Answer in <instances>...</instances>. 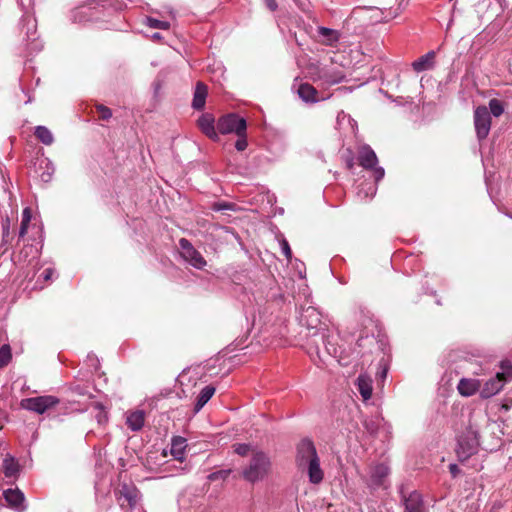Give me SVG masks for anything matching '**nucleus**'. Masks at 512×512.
Wrapping results in <instances>:
<instances>
[{"label":"nucleus","mask_w":512,"mask_h":512,"mask_svg":"<svg viewBox=\"0 0 512 512\" xmlns=\"http://www.w3.org/2000/svg\"><path fill=\"white\" fill-rule=\"evenodd\" d=\"M295 461L298 470L307 474L311 484L318 485L323 481L324 471L321 468L315 445L311 440L303 439L299 442Z\"/></svg>","instance_id":"f257e3e1"},{"label":"nucleus","mask_w":512,"mask_h":512,"mask_svg":"<svg viewBox=\"0 0 512 512\" xmlns=\"http://www.w3.org/2000/svg\"><path fill=\"white\" fill-rule=\"evenodd\" d=\"M270 470L271 461L268 455L262 451H256L252 454L249 465L243 469L242 477L250 483H256L264 480Z\"/></svg>","instance_id":"f03ea898"},{"label":"nucleus","mask_w":512,"mask_h":512,"mask_svg":"<svg viewBox=\"0 0 512 512\" xmlns=\"http://www.w3.org/2000/svg\"><path fill=\"white\" fill-rule=\"evenodd\" d=\"M309 75L314 82H320L323 86L338 84L345 78L343 69L334 63L311 65Z\"/></svg>","instance_id":"7ed1b4c3"},{"label":"nucleus","mask_w":512,"mask_h":512,"mask_svg":"<svg viewBox=\"0 0 512 512\" xmlns=\"http://www.w3.org/2000/svg\"><path fill=\"white\" fill-rule=\"evenodd\" d=\"M500 369L495 377L487 380L483 386L481 385L480 396L482 398H490L496 395L512 379V360H503Z\"/></svg>","instance_id":"20e7f679"},{"label":"nucleus","mask_w":512,"mask_h":512,"mask_svg":"<svg viewBox=\"0 0 512 512\" xmlns=\"http://www.w3.org/2000/svg\"><path fill=\"white\" fill-rule=\"evenodd\" d=\"M60 403V399L53 395H43L22 399L21 408L37 413L44 414Z\"/></svg>","instance_id":"39448f33"},{"label":"nucleus","mask_w":512,"mask_h":512,"mask_svg":"<svg viewBox=\"0 0 512 512\" xmlns=\"http://www.w3.org/2000/svg\"><path fill=\"white\" fill-rule=\"evenodd\" d=\"M113 7L112 0H92L85 5L77 7L73 12V20L77 22H85L96 19L97 12Z\"/></svg>","instance_id":"423d86ee"},{"label":"nucleus","mask_w":512,"mask_h":512,"mask_svg":"<svg viewBox=\"0 0 512 512\" xmlns=\"http://www.w3.org/2000/svg\"><path fill=\"white\" fill-rule=\"evenodd\" d=\"M300 323L311 331L313 336L326 329V324L321 320V313L312 305L301 307Z\"/></svg>","instance_id":"0eeeda50"},{"label":"nucleus","mask_w":512,"mask_h":512,"mask_svg":"<svg viewBox=\"0 0 512 512\" xmlns=\"http://www.w3.org/2000/svg\"><path fill=\"white\" fill-rule=\"evenodd\" d=\"M358 162L364 169L373 170L376 182L384 177L385 171L382 167L377 166V155L369 145L364 144L359 147Z\"/></svg>","instance_id":"6e6552de"},{"label":"nucleus","mask_w":512,"mask_h":512,"mask_svg":"<svg viewBox=\"0 0 512 512\" xmlns=\"http://www.w3.org/2000/svg\"><path fill=\"white\" fill-rule=\"evenodd\" d=\"M479 446L478 434L474 430H468L458 439L456 453L460 461H465L477 452Z\"/></svg>","instance_id":"1a4fd4ad"},{"label":"nucleus","mask_w":512,"mask_h":512,"mask_svg":"<svg viewBox=\"0 0 512 512\" xmlns=\"http://www.w3.org/2000/svg\"><path fill=\"white\" fill-rule=\"evenodd\" d=\"M20 25L21 31L25 30L24 40L27 41V45L30 49L32 51L41 50L42 44L37 41V22L33 12L23 14Z\"/></svg>","instance_id":"9d476101"},{"label":"nucleus","mask_w":512,"mask_h":512,"mask_svg":"<svg viewBox=\"0 0 512 512\" xmlns=\"http://www.w3.org/2000/svg\"><path fill=\"white\" fill-rule=\"evenodd\" d=\"M246 128V120L236 114L225 115L217 123V129L221 134L235 133L241 135L246 132Z\"/></svg>","instance_id":"9b49d317"},{"label":"nucleus","mask_w":512,"mask_h":512,"mask_svg":"<svg viewBox=\"0 0 512 512\" xmlns=\"http://www.w3.org/2000/svg\"><path fill=\"white\" fill-rule=\"evenodd\" d=\"M474 127L478 140L487 138L491 128V116L486 106H478L474 110Z\"/></svg>","instance_id":"f8f14e48"},{"label":"nucleus","mask_w":512,"mask_h":512,"mask_svg":"<svg viewBox=\"0 0 512 512\" xmlns=\"http://www.w3.org/2000/svg\"><path fill=\"white\" fill-rule=\"evenodd\" d=\"M180 254L182 258L196 269H203L206 266V260L185 238L179 240Z\"/></svg>","instance_id":"ddd939ff"},{"label":"nucleus","mask_w":512,"mask_h":512,"mask_svg":"<svg viewBox=\"0 0 512 512\" xmlns=\"http://www.w3.org/2000/svg\"><path fill=\"white\" fill-rule=\"evenodd\" d=\"M121 495L127 501L128 507L131 510V512H145L140 503V492L135 487L123 485L121 489Z\"/></svg>","instance_id":"4468645a"},{"label":"nucleus","mask_w":512,"mask_h":512,"mask_svg":"<svg viewBox=\"0 0 512 512\" xmlns=\"http://www.w3.org/2000/svg\"><path fill=\"white\" fill-rule=\"evenodd\" d=\"M3 497L7 505L17 512H23L26 509V506L24 505V494L18 488L5 490L3 492Z\"/></svg>","instance_id":"2eb2a0df"},{"label":"nucleus","mask_w":512,"mask_h":512,"mask_svg":"<svg viewBox=\"0 0 512 512\" xmlns=\"http://www.w3.org/2000/svg\"><path fill=\"white\" fill-rule=\"evenodd\" d=\"M389 475V467L385 464H377L371 467L367 485L371 488H378L383 485L385 478Z\"/></svg>","instance_id":"dca6fc26"},{"label":"nucleus","mask_w":512,"mask_h":512,"mask_svg":"<svg viewBox=\"0 0 512 512\" xmlns=\"http://www.w3.org/2000/svg\"><path fill=\"white\" fill-rule=\"evenodd\" d=\"M481 381L473 378L460 379L457 389L462 396L470 397L480 391Z\"/></svg>","instance_id":"f3484780"},{"label":"nucleus","mask_w":512,"mask_h":512,"mask_svg":"<svg viewBox=\"0 0 512 512\" xmlns=\"http://www.w3.org/2000/svg\"><path fill=\"white\" fill-rule=\"evenodd\" d=\"M187 448V439L181 436H174L171 439L170 453L174 459L183 461L185 459V452Z\"/></svg>","instance_id":"a211bd4d"},{"label":"nucleus","mask_w":512,"mask_h":512,"mask_svg":"<svg viewBox=\"0 0 512 512\" xmlns=\"http://www.w3.org/2000/svg\"><path fill=\"white\" fill-rule=\"evenodd\" d=\"M357 389L364 401L372 396V379L367 374H360L356 380Z\"/></svg>","instance_id":"6ab92c4d"},{"label":"nucleus","mask_w":512,"mask_h":512,"mask_svg":"<svg viewBox=\"0 0 512 512\" xmlns=\"http://www.w3.org/2000/svg\"><path fill=\"white\" fill-rule=\"evenodd\" d=\"M198 125L201 131L209 138L214 140L218 138L214 125V117L211 114H203L198 120Z\"/></svg>","instance_id":"aec40b11"},{"label":"nucleus","mask_w":512,"mask_h":512,"mask_svg":"<svg viewBox=\"0 0 512 512\" xmlns=\"http://www.w3.org/2000/svg\"><path fill=\"white\" fill-rule=\"evenodd\" d=\"M405 512H423V501L421 494L412 491L407 497H404Z\"/></svg>","instance_id":"412c9836"},{"label":"nucleus","mask_w":512,"mask_h":512,"mask_svg":"<svg viewBox=\"0 0 512 512\" xmlns=\"http://www.w3.org/2000/svg\"><path fill=\"white\" fill-rule=\"evenodd\" d=\"M145 423V413L142 410L129 412L126 416V425L132 431H139Z\"/></svg>","instance_id":"4be33fe9"},{"label":"nucleus","mask_w":512,"mask_h":512,"mask_svg":"<svg viewBox=\"0 0 512 512\" xmlns=\"http://www.w3.org/2000/svg\"><path fill=\"white\" fill-rule=\"evenodd\" d=\"M435 59V52L430 51L421 56L412 63V67L416 72H423L433 68Z\"/></svg>","instance_id":"5701e85b"},{"label":"nucleus","mask_w":512,"mask_h":512,"mask_svg":"<svg viewBox=\"0 0 512 512\" xmlns=\"http://www.w3.org/2000/svg\"><path fill=\"white\" fill-rule=\"evenodd\" d=\"M317 31L320 37V42L324 45L333 46L339 40V33L336 30L326 27H318Z\"/></svg>","instance_id":"b1692460"},{"label":"nucleus","mask_w":512,"mask_h":512,"mask_svg":"<svg viewBox=\"0 0 512 512\" xmlns=\"http://www.w3.org/2000/svg\"><path fill=\"white\" fill-rule=\"evenodd\" d=\"M297 93L299 97L305 102L315 103L318 101L317 90L308 83H303L299 86Z\"/></svg>","instance_id":"393cba45"},{"label":"nucleus","mask_w":512,"mask_h":512,"mask_svg":"<svg viewBox=\"0 0 512 512\" xmlns=\"http://www.w3.org/2000/svg\"><path fill=\"white\" fill-rule=\"evenodd\" d=\"M206 96H207V87L203 83L198 82L196 84L193 102H192L193 108L196 110L202 109L205 105Z\"/></svg>","instance_id":"a878e982"},{"label":"nucleus","mask_w":512,"mask_h":512,"mask_svg":"<svg viewBox=\"0 0 512 512\" xmlns=\"http://www.w3.org/2000/svg\"><path fill=\"white\" fill-rule=\"evenodd\" d=\"M4 475L7 478H17L19 474V464L14 457L7 456L3 460Z\"/></svg>","instance_id":"bb28decb"},{"label":"nucleus","mask_w":512,"mask_h":512,"mask_svg":"<svg viewBox=\"0 0 512 512\" xmlns=\"http://www.w3.org/2000/svg\"><path fill=\"white\" fill-rule=\"evenodd\" d=\"M215 393V388L213 386H205L198 395L197 402L195 404V411L199 412L204 405L212 398Z\"/></svg>","instance_id":"cd10ccee"},{"label":"nucleus","mask_w":512,"mask_h":512,"mask_svg":"<svg viewBox=\"0 0 512 512\" xmlns=\"http://www.w3.org/2000/svg\"><path fill=\"white\" fill-rule=\"evenodd\" d=\"M34 134L44 145H51L54 142L53 134L46 126L35 127Z\"/></svg>","instance_id":"c85d7f7f"},{"label":"nucleus","mask_w":512,"mask_h":512,"mask_svg":"<svg viewBox=\"0 0 512 512\" xmlns=\"http://www.w3.org/2000/svg\"><path fill=\"white\" fill-rule=\"evenodd\" d=\"M32 213L31 209L29 207H26L22 212V221L21 226L19 230V237L22 238L27 234L28 231V225L31 220Z\"/></svg>","instance_id":"c756f323"},{"label":"nucleus","mask_w":512,"mask_h":512,"mask_svg":"<svg viewBox=\"0 0 512 512\" xmlns=\"http://www.w3.org/2000/svg\"><path fill=\"white\" fill-rule=\"evenodd\" d=\"M487 108L490 112V116L493 115L495 117H499L504 112V106L502 102L496 98H493L489 101V107Z\"/></svg>","instance_id":"7c9ffc66"},{"label":"nucleus","mask_w":512,"mask_h":512,"mask_svg":"<svg viewBox=\"0 0 512 512\" xmlns=\"http://www.w3.org/2000/svg\"><path fill=\"white\" fill-rule=\"evenodd\" d=\"M145 24L153 29L168 30L170 28L169 22L161 21L152 17H147L145 20Z\"/></svg>","instance_id":"2f4dec72"},{"label":"nucleus","mask_w":512,"mask_h":512,"mask_svg":"<svg viewBox=\"0 0 512 512\" xmlns=\"http://www.w3.org/2000/svg\"><path fill=\"white\" fill-rule=\"evenodd\" d=\"M11 349L9 345L0 348V368L6 366L11 360Z\"/></svg>","instance_id":"473e14b6"},{"label":"nucleus","mask_w":512,"mask_h":512,"mask_svg":"<svg viewBox=\"0 0 512 512\" xmlns=\"http://www.w3.org/2000/svg\"><path fill=\"white\" fill-rule=\"evenodd\" d=\"M231 473V469L219 470L208 475L209 481L225 480Z\"/></svg>","instance_id":"72a5a7b5"},{"label":"nucleus","mask_w":512,"mask_h":512,"mask_svg":"<svg viewBox=\"0 0 512 512\" xmlns=\"http://www.w3.org/2000/svg\"><path fill=\"white\" fill-rule=\"evenodd\" d=\"M235 209H236V205L234 203H230V202H215L212 205V210H214V211H225V210L234 211Z\"/></svg>","instance_id":"f704fd0d"},{"label":"nucleus","mask_w":512,"mask_h":512,"mask_svg":"<svg viewBox=\"0 0 512 512\" xmlns=\"http://www.w3.org/2000/svg\"><path fill=\"white\" fill-rule=\"evenodd\" d=\"M96 110L102 120H109L112 117L111 109L102 104L97 105Z\"/></svg>","instance_id":"c9c22d12"},{"label":"nucleus","mask_w":512,"mask_h":512,"mask_svg":"<svg viewBox=\"0 0 512 512\" xmlns=\"http://www.w3.org/2000/svg\"><path fill=\"white\" fill-rule=\"evenodd\" d=\"M234 451L240 456H246L251 451V445L245 443H238L234 446Z\"/></svg>","instance_id":"e433bc0d"},{"label":"nucleus","mask_w":512,"mask_h":512,"mask_svg":"<svg viewBox=\"0 0 512 512\" xmlns=\"http://www.w3.org/2000/svg\"><path fill=\"white\" fill-rule=\"evenodd\" d=\"M238 136V139L235 143V148L238 150V151H244L247 146H248V142H247V138H246V132L241 134V135H237Z\"/></svg>","instance_id":"4c0bfd02"},{"label":"nucleus","mask_w":512,"mask_h":512,"mask_svg":"<svg viewBox=\"0 0 512 512\" xmlns=\"http://www.w3.org/2000/svg\"><path fill=\"white\" fill-rule=\"evenodd\" d=\"M280 246H281L282 253L286 257V259L287 260H291V258H292V251H291V248H290V245H289L288 241L285 238H282L280 240Z\"/></svg>","instance_id":"58836bf2"},{"label":"nucleus","mask_w":512,"mask_h":512,"mask_svg":"<svg viewBox=\"0 0 512 512\" xmlns=\"http://www.w3.org/2000/svg\"><path fill=\"white\" fill-rule=\"evenodd\" d=\"M23 14L33 12L34 0H18Z\"/></svg>","instance_id":"ea45409f"},{"label":"nucleus","mask_w":512,"mask_h":512,"mask_svg":"<svg viewBox=\"0 0 512 512\" xmlns=\"http://www.w3.org/2000/svg\"><path fill=\"white\" fill-rule=\"evenodd\" d=\"M2 234H3V241H6V238L10 234V220L8 217L2 222Z\"/></svg>","instance_id":"a19ab883"},{"label":"nucleus","mask_w":512,"mask_h":512,"mask_svg":"<svg viewBox=\"0 0 512 512\" xmlns=\"http://www.w3.org/2000/svg\"><path fill=\"white\" fill-rule=\"evenodd\" d=\"M449 471L453 478H456L460 473V469H459L458 465L454 464V463L449 465Z\"/></svg>","instance_id":"79ce46f5"},{"label":"nucleus","mask_w":512,"mask_h":512,"mask_svg":"<svg viewBox=\"0 0 512 512\" xmlns=\"http://www.w3.org/2000/svg\"><path fill=\"white\" fill-rule=\"evenodd\" d=\"M263 1L265 3L266 7L270 11H275L278 7L276 0H263Z\"/></svg>","instance_id":"37998d69"},{"label":"nucleus","mask_w":512,"mask_h":512,"mask_svg":"<svg viewBox=\"0 0 512 512\" xmlns=\"http://www.w3.org/2000/svg\"><path fill=\"white\" fill-rule=\"evenodd\" d=\"M98 407L100 408V411H99V414L96 416V418H97L98 423L102 424L107 420V417H106V414L101 410L100 405H98Z\"/></svg>","instance_id":"c03bdc74"},{"label":"nucleus","mask_w":512,"mask_h":512,"mask_svg":"<svg viewBox=\"0 0 512 512\" xmlns=\"http://www.w3.org/2000/svg\"><path fill=\"white\" fill-rule=\"evenodd\" d=\"M53 272H54V271H53L52 269H50V268L46 269V270L43 272V277H44V279H45V280H49V279L51 278V276H52Z\"/></svg>","instance_id":"a18cd8bd"},{"label":"nucleus","mask_w":512,"mask_h":512,"mask_svg":"<svg viewBox=\"0 0 512 512\" xmlns=\"http://www.w3.org/2000/svg\"><path fill=\"white\" fill-rule=\"evenodd\" d=\"M376 188L372 185L369 186V192H365V198L372 197L375 194Z\"/></svg>","instance_id":"49530a36"},{"label":"nucleus","mask_w":512,"mask_h":512,"mask_svg":"<svg viewBox=\"0 0 512 512\" xmlns=\"http://www.w3.org/2000/svg\"><path fill=\"white\" fill-rule=\"evenodd\" d=\"M328 345H330V344L329 343L326 344V349H327L328 353L330 355L336 354L337 353V349L334 346H328Z\"/></svg>","instance_id":"de8ad7c7"},{"label":"nucleus","mask_w":512,"mask_h":512,"mask_svg":"<svg viewBox=\"0 0 512 512\" xmlns=\"http://www.w3.org/2000/svg\"><path fill=\"white\" fill-rule=\"evenodd\" d=\"M346 165H347V167H348L349 169H352V168H353V166H354V160H353V158H352V157H350L349 159H347V161H346Z\"/></svg>","instance_id":"09e8293b"},{"label":"nucleus","mask_w":512,"mask_h":512,"mask_svg":"<svg viewBox=\"0 0 512 512\" xmlns=\"http://www.w3.org/2000/svg\"><path fill=\"white\" fill-rule=\"evenodd\" d=\"M152 39L155 40V41H159L162 39V35L158 32L152 34Z\"/></svg>","instance_id":"8fccbe9b"},{"label":"nucleus","mask_w":512,"mask_h":512,"mask_svg":"<svg viewBox=\"0 0 512 512\" xmlns=\"http://www.w3.org/2000/svg\"><path fill=\"white\" fill-rule=\"evenodd\" d=\"M365 426H366V429H367V430H369V431H371V432H373V431H374V429L372 428V425H368V423H367V422H365Z\"/></svg>","instance_id":"3c124183"},{"label":"nucleus","mask_w":512,"mask_h":512,"mask_svg":"<svg viewBox=\"0 0 512 512\" xmlns=\"http://www.w3.org/2000/svg\"><path fill=\"white\" fill-rule=\"evenodd\" d=\"M365 426H366V429H367V430H369V431H371V432H373V431H374V429L372 428V425H368V423H367V422H365Z\"/></svg>","instance_id":"603ef678"},{"label":"nucleus","mask_w":512,"mask_h":512,"mask_svg":"<svg viewBox=\"0 0 512 512\" xmlns=\"http://www.w3.org/2000/svg\"><path fill=\"white\" fill-rule=\"evenodd\" d=\"M315 353L318 355L319 354V351H318V348L316 347L315 349Z\"/></svg>","instance_id":"864d4df0"},{"label":"nucleus","mask_w":512,"mask_h":512,"mask_svg":"<svg viewBox=\"0 0 512 512\" xmlns=\"http://www.w3.org/2000/svg\"><path fill=\"white\" fill-rule=\"evenodd\" d=\"M296 3H298L299 5H301L300 1L299 0H295Z\"/></svg>","instance_id":"5fc2aeb1"}]
</instances>
